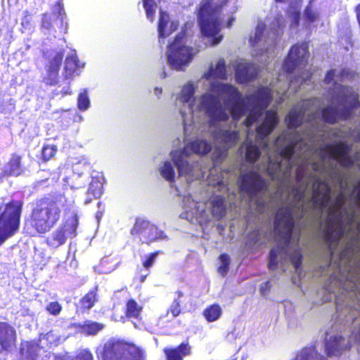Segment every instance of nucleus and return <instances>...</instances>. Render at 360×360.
<instances>
[{
  "mask_svg": "<svg viewBox=\"0 0 360 360\" xmlns=\"http://www.w3.org/2000/svg\"><path fill=\"white\" fill-rule=\"evenodd\" d=\"M141 354L134 345L109 341L104 345L102 357L103 360H140Z\"/></svg>",
  "mask_w": 360,
  "mask_h": 360,
  "instance_id": "9",
  "label": "nucleus"
},
{
  "mask_svg": "<svg viewBox=\"0 0 360 360\" xmlns=\"http://www.w3.org/2000/svg\"><path fill=\"white\" fill-rule=\"evenodd\" d=\"M15 331L6 323H0V345L8 349L15 342Z\"/></svg>",
  "mask_w": 360,
  "mask_h": 360,
  "instance_id": "18",
  "label": "nucleus"
},
{
  "mask_svg": "<svg viewBox=\"0 0 360 360\" xmlns=\"http://www.w3.org/2000/svg\"><path fill=\"white\" fill-rule=\"evenodd\" d=\"M4 172L8 175L18 176L21 173L20 157L13 155L4 167Z\"/></svg>",
  "mask_w": 360,
  "mask_h": 360,
  "instance_id": "21",
  "label": "nucleus"
},
{
  "mask_svg": "<svg viewBox=\"0 0 360 360\" xmlns=\"http://www.w3.org/2000/svg\"><path fill=\"white\" fill-rule=\"evenodd\" d=\"M110 258L105 257L103 258L101 262V272L103 274H108L115 270L117 265L114 264L109 267H105V266L109 263Z\"/></svg>",
  "mask_w": 360,
  "mask_h": 360,
  "instance_id": "34",
  "label": "nucleus"
},
{
  "mask_svg": "<svg viewBox=\"0 0 360 360\" xmlns=\"http://www.w3.org/2000/svg\"><path fill=\"white\" fill-rule=\"evenodd\" d=\"M295 226L292 210L290 206H283L276 213L275 231L281 235V240L270 252L269 266L271 269L281 268L291 262L297 271L301 264L302 255L298 242L292 240Z\"/></svg>",
  "mask_w": 360,
  "mask_h": 360,
  "instance_id": "1",
  "label": "nucleus"
},
{
  "mask_svg": "<svg viewBox=\"0 0 360 360\" xmlns=\"http://www.w3.org/2000/svg\"><path fill=\"white\" fill-rule=\"evenodd\" d=\"M338 177V180L340 181V188L342 189H345L347 186V182H346V181L345 182L342 177H340L339 176Z\"/></svg>",
  "mask_w": 360,
  "mask_h": 360,
  "instance_id": "42",
  "label": "nucleus"
},
{
  "mask_svg": "<svg viewBox=\"0 0 360 360\" xmlns=\"http://www.w3.org/2000/svg\"><path fill=\"white\" fill-rule=\"evenodd\" d=\"M70 206L72 211V214L70 217L66 215L67 219L63 226L56 230L47 240L48 244L53 248H58L63 245L68 237L75 236L78 219L75 212V207L72 205V203H70Z\"/></svg>",
  "mask_w": 360,
  "mask_h": 360,
  "instance_id": "11",
  "label": "nucleus"
},
{
  "mask_svg": "<svg viewBox=\"0 0 360 360\" xmlns=\"http://www.w3.org/2000/svg\"><path fill=\"white\" fill-rule=\"evenodd\" d=\"M90 169V163L86 158H82L79 160L75 162L72 166L73 171V177L74 178H81V181L74 186H72L75 188H78L83 185H85L86 183V176H83L85 172L88 171Z\"/></svg>",
  "mask_w": 360,
  "mask_h": 360,
  "instance_id": "17",
  "label": "nucleus"
},
{
  "mask_svg": "<svg viewBox=\"0 0 360 360\" xmlns=\"http://www.w3.org/2000/svg\"><path fill=\"white\" fill-rule=\"evenodd\" d=\"M222 314V309L219 304H212L207 307L204 311L203 315L206 320L209 322H213L219 319Z\"/></svg>",
  "mask_w": 360,
  "mask_h": 360,
  "instance_id": "22",
  "label": "nucleus"
},
{
  "mask_svg": "<svg viewBox=\"0 0 360 360\" xmlns=\"http://www.w3.org/2000/svg\"><path fill=\"white\" fill-rule=\"evenodd\" d=\"M96 300V299L95 292H89L81 300L82 307L88 309H90L94 306Z\"/></svg>",
  "mask_w": 360,
  "mask_h": 360,
  "instance_id": "29",
  "label": "nucleus"
},
{
  "mask_svg": "<svg viewBox=\"0 0 360 360\" xmlns=\"http://www.w3.org/2000/svg\"><path fill=\"white\" fill-rule=\"evenodd\" d=\"M46 309L51 314L56 316L61 311L62 307L57 302H51L46 306Z\"/></svg>",
  "mask_w": 360,
  "mask_h": 360,
  "instance_id": "32",
  "label": "nucleus"
},
{
  "mask_svg": "<svg viewBox=\"0 0 360 360\" xmlns=\"http://www.w3.org/2000/svg\"><path fill=\"white\" fill-rule=\"evenodd\" d=\"M284 21L280 18L276 20V22H274L271 27V32H267L266 26L262 22H259L257 25L253 37L250 39V43L253 49L254 56L261 55L263 56L266 53L268 58L270 55L272 56L271 49L274 44L276 36L278 35V30L276 27L281 29L283 25Z\"/></svg>",
  "mask_w": 360,
  "mask_h": 360,
  "instance_id": "6",
  "label": "nucleus"
},
{
  "mask_svg": "<svg viewBox=\"0 0 360 360\" xmlns=\"http://www.w3.org/2000/svg\"><path fill=\"white\" fill-rule=\"evenodd\" d=\"M154 93L156 96H160L162 93V89L159 87H155L154 89Z\"/></svg>",
  "mask_w": 360,
  "mask_h": 360,
  "instance_id": "44",
  "label": "nucleus"
},
{
  "mask_svg": "<svg viewBox=\"0 0 360 360\" xmlns=\"http://www.w3.org/2000/svg\"><path fill=\"white\" fill-rule=\"evenodd\" d=\"M57 150L54 145H46L42 148V157L44 160H49L54 156Z\"/></svg>",
  "mask_w": 360,
  "mask_h": 360,
  "instance_id": "31",
  "label": "nucleus"
},
{
  "mask_svg": "<svg viewBox=\"0 0 360 360\" xmlns=\"http://www.w3.org/2000/svg\"><path fill=\"white\" fill-rule=\"evenodd\" d=\"M351 196L354 197L356 203L360 207V180L354 184Z\"/></svg>",
  "mask_w": 360,
  "mask_h": 360,
  "instance_id": "35",
  "label": "nucleus"
},
{
  "mask_svg": "<svg viewBox=\"0 0 360 360\" xmlns=\"http://www.w3.org/2000/svg\"><path fill=\"white\" fill-rule=\"evenodd\" d=\"M68 94H70V92H68V91L64 93V94H65V95Z\"/></svg>",
  "mask_w": 360,
  "mask_h": 360,
  "instance_id": "47",
  "label": "nucleus"
},
{
  "mask_svg": "<svg viewBox=\"0 0 360 360\" xmlns=\"http://www.w3.org/2000/svg\"><path fill=\"white\" fill-rule=\"evenodd\" d=\"M353 219H354V213H352L349 216V220L351 224L353 222Z\"/></svg>",
  "mask_w": 360,
  "mask_h": 360,
  "instance_id": "45",
  "label": "nucleus"
},
{
  "mask_svg": "<svg viewBox=\"0 0 360 360\" xmlns=\"http://www.w3.org/2000/svg\"><path fill=\"white\" fill-rule=\"evenodd\" d=\"M352 341L360 344V326L354 329L349 340L343 338L341 333L336 331V329L332 327L326 334V352L329 356H338L344 350L350 347Z\"/></svg>",
  "mask_w": 360,
  "mask_h": 360,
  "instance_id": "8",
  "label": "nucleus"
},
{
  "mask_svg": "<svg viewBox=\"0 0 360 360\" xmlns=\"http://www.w3.org/2000/svg\"><path fill=\"white\" fill-rule=\"evenodd\" d=\"M72 360H94V356L89 351L82 349Z\"/></svg>",
  "mask_w": 360,
  "mask_h": 360,
  "instance_id": "33",
  "label": "nucleus"
},
{
  "mask_svg": "<svg viewBox=\"0 0 360 360\" xmlns=\"http://www.w3.org/2000/svg\"><path fill=\"white\" fill-rule=\"evenodd\" d=\"M234 20H235V18L233 17H230L228 20L226 26L228 27H231V26L232 25V23L234 22Z\"/></svg>",
  "mask_w": 360,
  "mask_h": 360,
  "instance_id": "43",
  "label": "nucleus"
},
{
  "mask_svg": "<svg viewBox=\"0 0 360 360\" xmlns=\"http://www.w3.org/2000/svg\"><path fill=\"white\" fill-rule=\"evenodd\" d=\"M219 262H220V265L218 267V271L221 275L224 276L227 273V271L229 270V262H230L229 255H221L219 257Z\"/></svg>",
  "mask_w": 360,
  "mask_h": 360,
  "instance_id": "30",
  "label": "nucleus"
},
{
  "mask_svg": "<svg viewBox=\"0 0 360 360\" xmlns=\"http://www.w3.org/2000/svg\"><path fill=\"white\" fill-rule=\"evenodd\" d=\"M131 234L146 243H150L167 238V236L162 231L160 230L155 225L143 219H137L136 220L131 230Z\"/></svg>",
  "mask_w": 360,
  "mask_h": 360,
  "instance_id": "10",
  "label": "nucleus"
},
{
  "mask_svg": "<svg viewBox=\"0 0 360 360\" xmlns=\"http://www.w3.org/2000/svg\"><path fill=\"white\" fill-rule=\"evenodd\" d=\"M309 51L307 44L303 43L292 47L288 58L283 64V70L288 74H295L294 78L288 76L290 79V89L297 91L296 85L307 82L311 78L308 70H304L307 64Z\"/></svg>",
  "mask_w": 360,
  "mask_h": 360,
  "instance_id": "4",
  "label": "nucleus"
},
{
  "mask_svg": "<svg viewBox=\"0 0 360 360\" xmlns=\"http://www.w3.org/2000/svg\"><path fill=\"white\" fill-rule=\"evenodd\" d=\"M167 360H182L183 357L190 352V348L186 345H181L176 349H165Z\"/></svg>",
  "mask_w": 360,
  "mask_h": 360,
  "instance_id": "20",
  "label": "nucleus"
},
{
  "mask_svg": "<svg viewBox=\"0 0 360 360\" xmlns=\"http://www.w3.org/2000/svg\"><path fill=\"white\" fill-rule=\"evenodd\" d=\"M142 307L133 300H129L127 304V314L129 317L138 318L141 314Z\"/></svg>",
  "mask_w": 360,
  "mask_h": 360,
  "instance_id": "25",
  "label": "nucleus"
},
{
  "mask_svg": "<svg viewBox=\"0 0 360 360\" xmlns=\"http://www.w3.org/2000/svg\"><path fill=\"white\" fill-rule=\"evenodd\" d=\"M227 0H203L198 10V19L201 32L204 36L213 38L212 44L217 45L222 39L219 35L221 30V20L219 13Z\"/></svg>",
  "mask_w": 360,
  "mask_h": 360,
  "instance_id": "3",
  "label": "nucleus"
},
{
  "mask_svg": "<svg viewBox=\"0 0 360 360\" xmlns=\"http://www.w3.org/2000/svg\"><path fill=\"white\" fill-rule=\"evenodd\" d=\"M193 23L186 22L184 30L169 44L167 56L170 66L176 70H184L193 60L195 50L186 45V30L191 27Z\"/></svg>",
  "mask_w": 360,
  "mask_h": 360,
  "instance_id": "5",
  "label": "nucleus"
},
{
  "mask_svg": "<svg viewBox=\"0 0 360 360\" xmlns=\"http://www.w3.org/2000/svg\"><path fill=\"white\" fill-rule=\"evenodd\" d=\"M59 339L53 332H49L39 339V343L25 342L22 344V356L27 360H33L37 355L39 350L42 348H51L58 345Z\"/></svg>",
  "mask_w": 360,
  "mask_h": 360,
  "instance_id": "12",
  "label": "nucleus"
},
{
  "mask_svg": "<svg viewBox=\"0 0 360 360\" xmlns=\"http://www.w3.org/2000/svg\"><path fill=\"white\" fill-rule=\"evenodd\" d=\"M58 9H59V15H62V11L63 12V8L60 7V5H58Z\"/></svg>",
  "mask_w": 360,
  "mask_h": 360,
  "instance_id": "46",
  "label": "nucleus"
},
{
  "mask_svg": "<svg viewBox=\"0 0 360 360\" xmlns=\"http://www.w3.org/2000/svg\"><path fill=\"white\" fill-rule=\"evenodd\" d=\"M158 254V252H154L148 256V259L143 262V266L146 269H148L152 266L157 258Z\"/></svg>",
  "mask_w": 360,
  "mask_h": 360,
  "instance_id": "37",
  "label": "nucleus"
},
{
  "mask_svg": "<svg viewBox=\"0 0 360 360\" xmlns=\"http://www.w3.org/2000/svg\"><path fill=\"white\" fill-rule=\"evenodd\" d=\"M319 15L318 13L313 11L311 8V6H308L304 12V18L307 20H308L309 22H313L316 21Z\"/></svg>",
  "mask_w": 360,
  "mask_h": 360,
  "instance_id": "36",
  "label": "nucleus"
},
{
  "mask_svg": "<svg viewBox=\"0 0 360 360\" xmlns=\"http://www.w3.org/2000/svg\"><path fill=\"white\" fill-rule=\"evenodd\" d=\"M280 81H281V78H278V82H280Z\"/></svg>",
  "mask_w": 360,
  "mask_h": 360,
  "instance_id": "48",
  "label": "nucleus"
},
{
  "mask_svg": "<svg viewBox=\"0 0 360 360\" xmlns=\"http://www.w3.org/2000/svg\"><path fill=\"white\" fill-rule=\"evenodd\" d=\"M30 16L28 15H25V18H23V20H22V25L25 27V28H27L30 25Z\"/></svg>",
  "mask_w": 360,
  "mask_h": 360,
  "instance_id": "41",
  "label": "nucleus"
},
{
  "mask_svg": "<svg viewBox=\"0 0 360 360\" xmlns=\"http://www.w3.org/2000/svg\"><path fill=\"white\" fill-rule=\"evenodd\" d=\"M270 288V283L269 281L264 283L261 287V292L263 295H266V292Z\"/></svg>",
  "mask_w": 360,
  "mask_h": 360,
  "instance_id": "40",
  "label": "nucleus"
},
{
  "mask_svg": "<svg viewBox=\"0 0 360 360\" xmlns=\"http://www.w3.org/2000/svg\"><path fill=\"white\" fill-rule=\"evenodd\" d=\"M22 204L15 201L6 205L0 215V246L19 230Z\"/></svg>",
  "mask_w": 360,
  "mask_h": 360,
  "instance_id": "7",
  "label": "nucleus"
},
{
  "mask_svg": "<svg viewBox=\"0 0 360 360\" xmlns=\"http://www.w3.org/2000/svg\"><path fill=\"white\" fill-rule=\"evenodd\" d=\"M179 26L176 20H171L169 15L163 11L160 12L158 22V33L160 42L174 32Z\"/></svg>",
  "mask_w": 360,
  "mask_h": 360,
  "instance_id": "16",
  "label": "nucleus"
},
{
  "mask_svg": "<svg viewBox=\"0 0 360 360\" xmlns=\"http://www.w3.org/2000/svg\"><path fill=\"white\" fill-rule=\"evenodd\" d=\"M87 198L84 201L85 204L89 203L92 198H98L101 195V185L98 181H91L87 191Z\"/></svg>",
  "mask_w": 360,
  "mask_h": 360,
  "instance_id": "23",
  "label": "nucleus"
},
{
  "mask_svg": "<svg viewBox=\"0 0 360 360\" xmlns=\"http://www.w3.org/2000/svg\"><path fill=\"white\" fill-rule=\"evenodd\" d=\"M84 65L80 63L77 60L76 53L72 51L66 58L65 63V70L66 77H72L77 69L83 68Z\"/></svg>",
  "mask_w": 360,
  "mask_h": 360,
  "instance_id": "19",
  "label": "nucleus"
},
{
  "mask_svg": "<svg viewBox=\"0 0 360 360\" xmlns=\"http://www.w3.org/2000/svg\"><path fill=\"white\" fill-rule=\"evenodd\" d=\"M65 212L68 211L72 214L70 204L74 202L67 200L61 196L56 200L49 199L41 200L34 207L32 213V225L38 233H46L49 231L59 220L60 217L61 207L65 206Z\"/></svg>",
  "mask_w": 360,
  "mask_h": 360,
  "instance_id": "2",
  "label": "nucleus"
},
{
  "mask_svg": "<svg viewBox=\"0 0 360 360\" xmlns=\"http://www.w3.org/2000/svg\"><path fill=\"white\" fill-rule=\"evenodd\" d=\"M345 202V194L342 192H341L339 194V195L337 198L336 203H335V207H336L337 211H340V210L342 209Z\"/></svg>",
  "mask_w": 360,
  "mask_h": 360,
  "instance_id": "38",
  "label": "nucleus"
},
{
  "mask_svg": "<svg viewBox=\"0 0 360 360\" xmlns=\"http://www.w3.org/2000/svg\"><path fill=\"white\" fill-rule=\"evenodd\" d=\"M41 26L47 30L51 27V20L46 15H44L43 18Z\"/></svg>",
  "mask_w": 360,
  "mask_h": 360,
  "instance_id": "39",
  "label": "nucleus"
},
{
  "mask_svg": "<svg viewBox=\"0 0 360 360\" xmlns=\"http://www.w3.org/2000/svg\"><path fill=\"white\" fill-rule=\"evenodd\" d=\"M63 58V53L62 52H56L50 60L46 68V73L44 77V81L47 84L54 85L58 82V75Z\"/></svg>",
  "mask_w": 360,
  "mask_h": 360,
  "instance_id": "15",
  "label": "nucleus"
},
{
  "mask_svg": "<svg viewBox=\"0 0 360 360\" xmlns=\"http://www.w3.org/2000/svg\"><path fill=\"white\" fill-rule=\"evenodd\" d=\"M235 75L238 82L244 84L253 79L257 75L258 67L248 63L244 59H238L233 63Z\"/></svg>",
  "mask_w": 360,
  "mask_h": 360,
  "instance_id": "13",
  "label": "nucleus"
},
{
  "mask_svg": "<svg viewBox=\"0 0 360 360\" xmlns=\"http://www.w3.org/2000/svg\"><path fill=\"white\" fill-rule=\"evenodd\" d=\"M77 106L80 110H86L89 109L90 100L86 89L79 94L77 98Z\"/></svg>",
  "mask_w": 360,
  "mask_h": 360,
  "instance_id": "26",
  "label": "nucleus"
},
{
  "mask_svg": "<svg viewBox=\"0 0 360 360\" xmlns=\"http://www.w3.org/2000/svg\"><path fill=\"white\" fill-rule=\"evenodd\" d=\"M102 328L103 325L89 321L81 327V333L86 335H94Z\"/></svg>",
  "mask_w": 360,
  "mask_h": 360,
  "instance_id": "24",
  "label": "nucleus"
},
{
  "mask_svg": "<svg viewBox=\"0 0 360 360\" xmlns=\"http://www.w3.org/2000/svg\"><path fill=\"white\" fill-rule=\"evenodd\" d=\"M143 6L148 20L153 21L156 5L153 0H143Z\"/></svg>",
  "mask_w": 360,
  "mask_h": 360,
  "instance_id": "28",
  "label": "nucleus"
},
{
  "mask_svg": "<svg viewBox=\"0 0 360 360\" xmlns=\"http://www.w3.org/2000/svg\"><path fill=\"white\" fill-rule=\"evenodd\" d=\"M292 109L285 117V122L290 128H297L304 122L308 125V100L302 101Z\"/></svg>",
  "mask_w": 360,
  "mask_h": 360,
  "instance_id": "14",
  "label": "nucleus"
},
{
  "mask_svg": "<svg viewBox=\"0 0 360 360\" xmlns=\"http://www.w3.org/2000/svg\"><path fill=\"white\" fill-rule=\"evenodd\" d=\"M183 297V292L178 291L176 292V297L174 299V302L172 304L169 312L172 314V317H176L181 312L180 309V301L179 299Z\"/></svg>",
  "mask_w": 360,
  "mask_h": 360,
  "instance_id": "27",
  "label": "nucleus"
}]
</instances>
